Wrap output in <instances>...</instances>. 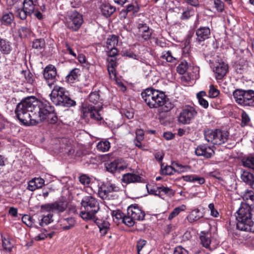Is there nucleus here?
I'll use <instances>...</instances> for the list:
<instances>
[{"mask_svg": "<svg viewBox=\"0 0 254 254\" xmlns=\"http://www.w3.org/2000/svg\"><path fill=\"white\" fill-rule=\"evenodd\" d=\"M161 58L169 63H174L176 61V58L173 56L172 52L170 51L163 52Z\"/></svg>", "mask_w": 254, "mask_h": 254, "instance_id": "obj_40", "label": "nucleus"}, {"mask_svg": "<svg viewBox=\"0 0 254 254\" xmlns=\"http://www.w3.org/2000/svg\"><path fill=\"white\" fill-rule=\"evenodd\" d=\"M144 180L139 175L128 173L123 175L122 182L128 184L131 183H142Z\"/></svg>", "mask_w": 254, "mask_h": 254, "instance_id": "obj_18", "label": "nucleus"}, {"mask_svg": "<svg viewBox=\"0 0 254 254\" xmlns=\"http://www.w3.org/2000/svg\"><path fill=\"white\" fill-rule=\"evenodd\" d=\"M206 96V93L204 91H200L197 93L196 97L198 100L199 104L200 106L206 109L208 108L209 104L208 101L203 98V97Z\"/></svg>", "mask_w": 254, "mask_h": 254, "instance_id": "obj_35", "label": "nucleus"}, {"mask_svg": "<svg viewBox=\"0 0 254 254\" xmlns=\"http://www.w3.org/2000/svg\"><path fill=\"white\" fill-rule=\"evenodd\" d=\"M79 182L84 185H88L90 182V179L86 175H82L79 178Z\"/></svg>", "mask_w": 254, "mask_h": 254, "instance_id": "obj_54", "label": "nucleus"}, {"mask_svg": "<svg viewBox=\"0 0 254 254\" xmlns=\"http://www.w3.org/2000/svg\"><path fill=\"white\" fill-rule=\"evenodd\" d=\"M61 225L64 230H67L73 227L75 223L74 219L72 217L61 219L60 220Z\"/></svg>", "mask_w": 254, "mask_h": 254, "instance_id": "obj_27", "label": "nucleus"}, {"mask_svg": "<svg viewBox=\"0 0 254 254\" xmlns=\"http://www.w3.org/2000/svg\"><path fill=\"white\" fill-rule=\"evenodd\" d=\"M141 95L146 104L151 109L164 106L167 99L166 95L163 92L152 88L143 90Z\"/></svg>", "mask_w": 254, "mask_h": 254, "instance_id": "obj_3", "label": "nucleus"}, {"mask_svg": "<svg viewBox=\"0 0 254 254\" xmlns=\"http://www.w3.org/2000/svg\"><path fill=\"white\" fill-rule=\"evenodd\" d=\"M67 205L64 202L59 201L53 203V208L54 211L56 212H63L66 208Z\"/></svg>", "mask_w": 254, "mask_h": 254, "instance_id": "obj_34", "label": "nucleus"}, {"mask_svg": "<svg viewBox=\"0 0 254 254\" xmlns=\"http://www.w3.org/2000/svg\"><path fill=\"white\" fill-rule=\"evenodd\" d=\"M11 50L12 47L10 43L0 37V52L3 55H8L10 54Z\"/></svg>", "mask_w": 254, "mask_h": 254, "instance_id": "obj_24", "label": "nucleus"}, {"mask_svg": "<svg viewBox=\"0 0 254 254\" xmlns=\"http://www.w3.org/2000/svg\"><path fill=\"white\" fill-rule=\"evenodd\" d=\"M108 71L110 78L112 79L115 80L116 79V68H108Z\"/></svg>", "mask_w": 254, "mask_h": 254, "instance_id": "obj_64", "label": "nucleus"}, {"mask_svg": "<svg viewBox=\"0 0 254 254\" xmlns=\"http://www.w3.org/2000/svg\"><path fill=\"white\" fill-rule=\"evenodd\" d=\"M52 102L56 106L70 107L74 106L76 102L69 97L68 91L64 87L55 86L50 94Z\"/></svg>", "mask_w": 254, "mask_h": 254, "instance_id": "obj_5", "label": "nucleus"}, {"mask_svg": "<svg viewBox=\"0 0 254 254\" xmlns=\"http://www.w3.org/2000/svg\"><path fill=\"white\" fill-rule=\"evenodd\" d=\"M146 243V241L142 239H140L137 241L136 248L138 254H140V251H141L143 247L145 245Z\"/></svg>", "mask_w": 254, "mask_h": 254, "instance_id": "obj_57", "label": "nucleus"}, {"mask_svg": "<svg viewBox=\"0 0 254 254\" xmlns=\"http://www.w3.org/2000/svg\"><path fill=\"white\" fill-rule=\"evenodd\" d=\"M101 12L106 17L110 16L116 10V8L108 3H103L100 6Z\"/></svg>", "mask_w": 254, "mask_h": 254, "instance_id": "obj_25", "label": "nucleus"}, {"mask_svg": "<svg viewBox=\"0 0 254 254\" xmlns=\"http://www.w3.org/2000/svg\"><path fill=\"white\" fill-rule=\"evenodd\" d=\"M36 1L33 0H24L23 2V8L26 11L31 14L35 9Z\"/></svg>", "mask_w": 254, "mask_h": 254, "instance_id": "obj_28", "label": "nucleus"}, {"mask_svg": "<svg viewBox=\"0 0 254 254\" xmlns=\"http://www.w3.org/2000/svg\"><path fill=\"white\" fill-rule=\"evenodd\" d=\"M237 228L241 231L254 232V222L252 220L251 206L241 204L236 213Z\"/></svg>", "mask_w": 254, "mask_h": 254, "instance_id": "obj_2", "label": "nucleus"}, {"mask_svg": "<svg viewBox=\"0 0 254 254\" xmlns=\"http://www.w3.org/2000/svg\"><path fill=\"white\" fill-rule=\"evenodd\" d=\"M235 102L244 107H254V91L236 89L233 93Z\"/></svg>", "mask_w": 254, "mask_h": 254, "instance_id": "obj_6", "label": "nucleus"}, {"mask_svg": "<svg viewBox=\"0 0 254 254\" xmlns=\"http://www.w3.org/2000/svg\"><path fill=\"white\" fill-rule=\"evenodd\" d=\"M118 43V37L115 35H110L107 39L106 45V52L110 57H114L118 55V51L116 47Z\"/></svg>", "mask_w": 254, "mask_h": 254, "instance_id": "obj_12", "label": "nucleus"}, {"mask_svg": "<svg viewBox=\"0 0 254 254\" xmlns=\"http://www.w3.org/2000/svg\"><path fill=\"white\" fill-rule=\"evenodd\" d=\"M52 217L53 215L51 214H48L46 216H44L42 218L41 222L40 223V225L43 226V224L47 225L50 223L52 221Z\"/></svg>", "mask_w": 254, "mask_h": 254, "instance_id": "obj_53", "label": "nucleus"}, {"mask_svg": "<svg viewBox=\"0 0 254 254\" xmlns=\"http://www.w3.org/2000/svg\"><path fill=\"white\" fill-rule=\"evenodd\" d=\"M161 169L162 173L167 175H171L174 174V172L176 171V170L171 166H167L164 168L162 167Z\"/></svg>", "mask_w": 254, "mask_h": 254, "instance_id": "obj_50", "label": "nucleus"}, {"mask_svg": "<svg viewBox=\"0 0 254 254\" xmlns=\"http://www.w3.org/2000/svg\"><path fill=\"white\" fill-rule=\"evenodd\" d=\"M16 14L17 16H18L22 20L25 19L27 16L28 15H30L29 13L27 12L23 8L22 9H18L16 11Z\"/></svg>", "mask_w": 254, "mask_h": 254, "instance_id": "obj_49", "label": "nucleus"}, {"mask_svg": "<svg viewBox=\"0 0 254 254\" xmlns=\"http://www.w3.org/2000/svg\"><path fill=\"white\" fill-rule=\"evenodd\" d=\"M25 79L28 83L33 84L35 80L33 75L30 72H28L27 74L25 75Z\"/></svg>", "mask_w": 254, "mask_h": 254, "instance_id": "obj_62", "label": "nucleus"}, {"mask_svg": "<svg viewBox=\"0 0 254 254\" xmlns=\"http://www.w3.org/2000/svg\"><path fill=\"white\" fill-rule=\"evenodd\" d=\"M1 238L3 249L7 252L10 253L14 246L11 243L10 238L7 235H1Z\"/></svg>", "mask_w": 254, "mask_h": 254, "instance_id": "obj_26", "label": "nucleus"}, {"mask_svg": "<svg viewBox=\"0 0 254 254\" xmlns=\"http://www.w3.org/2000/svg\"><path fill=\"white\" fill-rule=\"evenodd\" d=\"M190 66L186 61H182L177 67V72L180 74H184Z\"/></svg>", "mask_w": 254, "mask_h": 254, "instance_id": "obj_39", "label": "nucleus"}, {"mask_svg": "<svg viewBox=\"0 0 254 254\" xmlns=\"http://www.w3.org/2000/svg\"><path fill=\"white\" fill-rule=\"evenodd\" d=\"M15 113L19 121L26 126L41 122L54 124L58 120L54 107L48 101L39 100L34 96L22 100L17 105Z\"/></svg>", "mask_w": 254, "mask_h": 254, "instance_id": "obj_1", "label": "nucleus"}, {"mask_svg": "<svg viewBox=\"0 0 254 254\" xmlns=\"http://www.w3.org/2000/svg\"><path fill=\"white\" fill-rule=\"evenodd\" d=\"M57 70L53 65L47 66L44 71L43 75L49 86L51 87L56 81Z\"/></svg>", "mask_w": 254, "mask_h": 254, "instance_id": "obj_14", "label": "nucleus"}, {"mask_svg": "<svg viewBox=\"0 0 254 254\" xmlns=\"http://www.w3.org/2000/svg\"><path fill=\"white\" fill-rule=\"evenodd\" d=\"M173 254H188V252L182 247L178 246L175 248Z\"/></svg>", "mask_w": 254, "mask_h": 254, "instance_id": "obj_59", "label": "nucleus"}, {"mask_svg": "<svg viewBox=\"0 0 254 254\" xmlns=\"http://www.w3.org/2000/svg\"><path fill=\"white\" fill-rule=\"evenodd\" d=\"M110 223L107 221H103L99 225L100 232L102 235H105L110 229Z\"/></svg>", "mask_w": 254, "mask_h": 254, "instance_id": "obj_42", "label": "nucleus"}, {"mask_svg": "<svg viewBox=\"0 0 254 254\" xmlns=\"http://www.w3.org/2000/svg\"><path fill=\"white\" fill-rule=\"evenodd\" d=\"M33 220L32 217L28 215H25L22 217V222L29 227L32 226Z\"/></svg>", "mask_w": 254, "mask_h": 254, "instance_id": "obj_48", "label": "nucleus"}, {"mask_svg": "<svg viewBox=\"0 0 254 254\" xmlns=\"http://www.w3.org/2000/svg\"><path fill=\"white\" fill-rule=\"evenodd\" d=\"M47 232L46 229H44L42 231V233L39 234L38 235L35 237V239L36 241H41L43 240L46 238H47V235L45 233Z\"/></svg>", "mask_w": 254, "mask_h": 254, "instance_id": "obj_61", "label": "nucleus"}, {"mask_svg": "<svg viewBox=\"0 0 254 254\" xmlns=\"http://www.w3.org/2000/svg\"><path fill=\"white\" fill-rule=\"evenodd\" d=\"M244 166L254 170V157H247L242 160Z\"/></svg>", "mask_w": 254, "mask_h": 254, "instance_id": "obj_38", "label": "nucleus"}, {"mask_svg": "<svg viewBox=\"0 0 254 254\" xmlns=\"http://www.w3.org/2000/svg\"><path fill=\"white\" fill-rule=\"evenodd\" d=\"M14 20V15L11 12L5 13L3 14L0 19L2 24L5 26H10Z\"/></svg>", "mask_w": 254, "mask_h": 254, "instance_id": "obj_32", "label": "nucleus"}, {"mask_svg": "<svg viewBox=\"0 0 254 254\" xmlns=\"http://www.w3.org/2000/svg\"><path fill=\"white\" fill-rule=\"evenodd\" d=\"M127 215L132 217L135 220H142L145 217V213L137 205H131L128 207Z\"/></svg>", "mask_w": 254, "mask_h": 254, "instance_id": "obj_15", "label": "nucleus"}, {"mask_svg": "<svg viewBox=\"0 0 254 254\" xmlns=\"http://www.w3.org/2000/svg\"><path fill=\"white\" fill-rule=\"evenodd\" d=\"M242 122H241V125L242 126H245L246 125L248 124V123L250 121V118L248 115V114L246 113V112L243 111L242 115Z\"/></svg>", "mask_w": 254, "mask_h": 254, "instance_id": "obj_51", "label": "nucleus"}, {"mask_svg": "<svg viewBox=\"0 0 254 254\" xmlns=\"http://www.w3.org/2000/svg\"><path fill=\"white\" fill-rule=\"evenodd\" d=\"M242 181L254 190V173L248 171H244L241 175Z\"/></svg>", "mask_w": 254, "mask_h": 254, "instance_id": "obj_21", "label": "nucleus"}, {"mask_svg": "<svg viewBox=\"0 0 254 254\" xmlns=\"http://www.w3.org/2000/svg\"><path fill=\"white\" fill-rule=\"evenodd\" d=\"M209 87V96L212 98L217 97L219 94V91L213 85H210Z\"/></svg>", "mask_w": 254, "mask_h": 254, "instance_id": "obj_46", "label": "nucleus"}, {"mask_svg": "<svg viewBox=\"0 0 254 254\" xmlns=\"http://www.w3.org/2000/svg\"><path fill=\"white\" fill-rule=\"evenodd\" d=\"M81 205L79 215L84 220L94 219L100 209L98 200L91 195L84 196L81 200Z\"/></svg>", "mask_w": 254, "mask_h": 254, "instance_id": "obj_4", "label": "nucleus"}, {"mask_svg": "<svg viewBox=\"0 0 254 254\" xmlns=\"http://www.w3.org/2000/svg\"><path fill=\"white\" fill-rule=\"evenodd\" d=\"M203 217L202 214L198 208L192 210L188 215V218L190 222H192L199 220Z\"/></svg>", "mask_w": 254, "mask_h": 254, "instance_id": "obj_33", "label": "nucleus"}, {"mask_svg": "<svg viewBox=\"0 0 254 254\" xmlns=\"http://www.w3.org/2000/svg\"><path fill=\"white\" fill-rule=\"evenodd\" d=\"M45 46V42L43 39L35 40L33 42L32 47L33 48L38 50L44 49Z\"/></svg>", "mask_w": 254, "mask_h": 254, "instance_id": "obj_41", "label": "nucleus"}, {"mask_svg": "<svg viewBox=\"0 0 254 254\" xmlns=\"http://www.w3.org/2000/svg\"><path fill=\"white\" fill-rule=\"evenodd\" d=\"M208 208L210 211V214L212 216L217 217L219 215V213L217 210L214 208V205L213 203H211L208 205Z\"/></svg>", "mask_w": 254, "mask_h": 254, "instance_id": "obj_55", "label": "nucleus"}, {"mask_svg": "<svg viewBox=\"0 0 254 254\" xmlns=\"http://www.w3.org/2000/svg\"><path fill=\"white\" fill-rule=\"evenodd\" d=\"M215 7L220 11H222L224 9L223 2L220 0H214Z\"/></svg>", "mask_w": 254, "mask_h": 254, "instance_id": "obj_58", "label": "nucleus"}, {"mask_svg": "<svg viewBox=\"0 0 254 254\" xmlns=\"http://www.w3.org/2000/svg\"><path fill=\"white\" fill-rule=\"evenodd\" d=\"M197 115L196 110L192 106L186 105L180 110L178 116L177 121L179 123L188 125L191 124Z\"/></svg>", "mask_w": 254, "mask_h": 254, "instance_id": "obj_8", "label": "nucleus"}, {"mask_svg": "<svg viewBox=\"0 0 254 254\" xmlns=\"http://www.w3.org/2000/svg\"><path fill=\"white\" fill-rule=\"evenodd\" d=\"M195 154L198 156H203L205 158L211 157L214 153L213 149L205 145H200L197 147L195 150Z\"/></svg>", "mask_w": 254, "mask_h": 254, "instance_id": "obj_19", "label": "nucleus"}, {"mask_svg": "<svg viewBox=\"0 0 254 254\" xmlns=\"http://www.w3.org/2000/svg\"><path fill=\"white\" fill-rule=\"evenodd\" d=\"M200 239L201 243L204 247L209 249H212L210 246L211 240L210 234L202 232L200 236Z\"/></svg>", "mask_w": 254, "mask_h": 254, "instance_id": "obj_29", "label": "nucleus"}, {"mask_svg": "<svg viewBox=\"0 0 254 254\" xmlns=\"http://www.w3.org/2000/svg\"><path fill=\"white\" fill-rule=\"evenodd\" d=\"M177 169L176 170V171L179 173L186 172L190 168L188 166H183L182 165H177Z\"/></svg>", "mask_w": 254, "mask_h": 254, "instance_id": "obj_63", "label": "nucleus"}, {"mask_svg": "<svg viewBox=\"0 0 254 254\" xmlns=\"http://www.w3.org/2000/svg\"><path fill=\"white\" fill-rule=\"evenodd\" d=\"M82 112L83 118L90 117L91 119L97 121H100L103 119L99 113V110L93 106L89 105L88 106H83Z\"/></svg>", "mask_w": 254, "mask_h": 254, "instance_id": "obj_13", "label": "nucleus"}, {"mask_svg": "<svg viewBox=\"0 0 254 254\" xmlns=\"http://www.w3.org/2000/svg\"><path fill=\"white\" fill-rule=\"evenodd\" d=\"M139 37L146 41L151 38L152 34V30L150 29L146 24L139 23L137 26Z\"/></svg>", "mask_w": 254, "mask_h": 254, "instance_id": "obj_20", "label": "nucleus"}, {"mask_svg": "<svg viewBox=\"0 0 254 254\" xmlns=\"http://www.w3.org/2000/svg\"><path fill=\"white\" fill-rule=\"evenodd\" d=\"M105 166L107 171L114 174L125 170L128 167V165L124 159L120 158L106 163Z\"/></svg>", "mask_w": 254, "mask_h": 254, "instance_id": "obj_10", "label": "nucleus"}, {"mask_svg": "<svg viewBox=\"0 0 254 254\" xmlns=\"http://www.w3.org/2000/svg\"><path fill=\"white\" fill-rule=\"evenodd\" d=\"M80 75V70L78 68H74L66 75V79L69 83H73L75 80H78Z\"/></svg>", "mask_w": 254, "mask_h": 254, "instance_id": "obj_30", "label": "nucleus"}, {"mask_svg": "<svg viewBox=\"0 0 254 254\" xmlns=\"http://www.w3.org/2000/svg\"><path fill=\"white\" fill-rule=\"evenodd\" d=\"M160 191H161L162 194H163V196L164 194H166L169 196H171L174 195L173 190L170 188L162 186L160 187Z\"/></svg>", "mask_w": 254, "mask_h": 254, "instance_id": "obj_47", "label": "nucleus"}, {"mask_svg": "<svg viewBox=\"0 0 254 254\" xmlns=\"http://www.w3.org/2000/svg\"><path fill=\"white\" fill-rule=\"evenodd\" d=\"M112 215L113 217H115L118 220H123L125 215L120 210H113L112 212Z\"/></svg>", "mask_w": 254, "mask_h": 254, "instance_id": "obj_52", "label": "nucleus"}, {"mask_svg": "<svg viewBox=\"0 0 254 254\" xmlns=\"http://www.w3.org/2000/svg\"><path fill=\"white\" fill-rule=\"evenodd\" d=\"M183 180L187 182H197L199 184H203L205 182V179L203 177H199L195 175H186L183 176Z\"/></svg>", "mask_w": 254, "mask_h": 254, "instance_id": "obj_31", "label": "nucleus"}, {"mask_svg": "<svg viewBox=\"0 0 254 254\" xmlns=\"http://www.w3.org/2000/svg\"><path fill=\"white\" fill-rule=\"evenodd\" d=\"M89 100L91 103L96 104L99 100V95L97 92H94L89 95Z\"/></svg>", "mask_w": 254, "mask_h": 254, "instance_id": "obj_45", "label": "nucleus"}, {"mask_svg": "<svg viewBox=\"0 0 254 254\" xmlns=\"http://www.w3.org/2000/svg\"><path fill=\"white\" fill-rule=\"evenodd\" d=\"M144 138V131L142 129H137L136 131V140L141 141Z\"/></svg>", "mask_w": 254, "mask_h": 254, "instance_id": "obj_60", "label": "nucleus"}, {"mask_svg": "<svg viewBox=\"0 0 254 254\" xmlns=\"http://www.w3.org/2000/svg\"><path fill=\"white\" fill-rule=\"evenodd\" d=\"M134 221L135 220L132 217L127 214L125 215L122 220L123 222L129 227L132 226L134 224Z\"/></svg>", "mask_w": 254, "mask_h": 254, "instance_id": "obj_44", "label": "nucleus"}, {"mask_svg": "<svg viewBox=\"0 0 254 254\" xmlns=\"http://www.w3.org/2000/svg\"><path fill=\"white\" fill-rule=\"evenodd\" d=\"M204 135L207 142L215 145H221L225 143L229 136L227 131L220 129H208L204 131Z\"/></svg>", "mask_w": 254, "mask_h": 254, "instance_id": "obj_7", "label": "nucleus"}, {"mask_svg": "<svg viewBox=\"0 0 254 254\" xmlns=\"http://www.w3.org/2000/svg\"><path fill=\"white\" fill-rule=\"evenodd\" d=\"M243 198L246 201V203L241 204H247L251 208H254V192L251 190H246L243 194Z\"/></svg>", "mask_w": 254, "mask_h": 254, "instance_id": "obj_23", "label": "nucleus"}, {"mask_svg": "<svg viewBox=\"0 0 254 254\" xmlns=\"http://www.w3.org/2000/svg\"><path fill=\"white\" fill-rule=\"evenodd\" d=\"M38 189L41 188L45 184V181L41 178H35L33 179Z\"/></svg>", "mask_w": 254, "mask_h": 254, "instance_id": "obj_56", "label": "nucleus"}, {"mask_svg": "<svg viewBox=\"0 0 254 254\" xmlns=\"http://www.w3.org/2000/svg\"><path fill=\"white\" fill-rule=\"evenodd\" d=\"M111 182L103 183L99 188L98 190V196L103 200H107L109 194Z\"/></svg>", "mask_w": 254, "mask_h": 254, "instance_id": "obj_22", "label": "nucleus"}, {"mask_svg": "<svg viewBox=\"0 0 254 254\" xmlns=\"http://www.w3.org/2000/svg\"><path fill=\"white\" fill-rule=\"evenodd\" d=\"M195 34L196 42L200 43L210 38L211 32L208 27H200L196 30Z\"/></svg>", "mask_w": 254, "mask_h": 254, "instance_id": "obj_17", "label": "nucleus"}, {"mask_svg": "<svg viewBox=\"0 0 254 254\" xmlns=\"http://www.w3.org/2000/svg\"><path fill=\"white\" fill-rule=\"evenodd\" d=\"M109 194L107 200H120L123 194V190L116 184L112 183L110 185Z\"/></svg>", "mask_w": 254, "mask_h": 254, "instance_id": "obj_16", "label": "nucleus"}, {"mask_svg": "<svg viewBox=\"0 0 254 254\" xmlns=\"http://www.w3.org/2000/svg\"><path fill=\"white\" fill-rule=\"evenodd\" d=\"M186 208V206L184 204L176 207L169 215L168 220H171L176 217L181 212L184 211Z\"/></svg>", "mask_w": 254, "mask_h": 254, "instance_id": "obj_37", "label": "nucleus"}, {"mask_svg": "<svg viewBox=\"0 0 254 254\" xmlns=\"http://www.w3.org/2000/svg\"><path fill=\"white\" fill-rule=\"evenodd\" d=\"M110 147V143L107 140L100 141L97 145V149L103 152L108 151Z\"/></svg>", "mask_w": 254, "mask_h": 254, "instance_id": "obj_36", "label": "nucleus"}, {"mask_svg": "<svg viewBox=\"0 0 254 254\" xmlns=\"http://www.w3.org/2000/svg\"><path fill=\"white\" fill-rule=\"evenodd\" d=\"M18 32L21 38H24L30 35L31 31L26 27H21L19 29Z\"/></svg>", "mask_w": 254, "mask_h": 254, "instance_id": "obj_43", "label": "nucleus"}, {"mask_svg": "<svg viewBox=\"0 0 254 254\" xmlns=\"http://www.w3.org/2000/svg\"><path fill=\"white\" fill-rule=\"evenodd\" d=\"M82 16L77 11L74 10L71 12L67 19L66 25L67 27L72 31L78 30L83 23Z\"/></svg>", "mask_w": 254, "mask_h": 254, "instance_id": "obj_9", "label": "nucleus"}, {"mask_svg": "<svg viewBox=\"0 0 254 254\" xmlns=\"http://www.w3.org/2000/svg\"><path fill=\"white\" fill-rule=\"evenodd\" d=\"M217 80L222 79L226 74L228 70V65L222 60L216 61L211 65Z\"/></svg>", "mask_w": 254, "mask_h": 254, "instance_id": "obj_11", "label": "nucleus"}]
</instances>
